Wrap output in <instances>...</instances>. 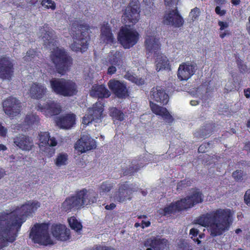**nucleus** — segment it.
I'll use <instances>...</instances> for the list:
<instances>
[{"label":"nucleus","instance_id":"nucleus-1","mask_svg":"<svg viewBox=\"0 0 250 250\" xmlns=\"http://www.w3.org/2000/svg\"><path fill=\"white\" fill-rule=\"evenodd\" d=\"M36 201L27 202L21 207L7 214L5 220L0 219V249L12 243L16 239L17 232L25 220V217L40 208Z\"/></svg>","mask_w":250,"mask_h":250},{"label":"nucleus","instance_id":"nucleus-2","mask_svg":"<svg viewBox=\"0 0 250 250\" xmlns=\"http://www.w3.org/2000/svg\"><path fill=\"white\" fill-rule=\"evenodd\" d=\"M232 215L230 209L219 208L200 216L195 220V223L208 227L210 235L216 237L229 230Z\"/></svg>","mask_w":250,"mask_h":250},{"label":"nucleus","instance_id":"nucleus-3","mask_svg":"<svg viewBox=\"0 0 250 250\" xmlns=\"http://www.w3.org/2000/svg\"><path fill=\"white\" fill-rule=\"evenodd\" d=\"M52 31L47 25L40 29L39 37L44 44L52 49L50 58L55 65L58 73L62 75L68 71L72 64L71 59L67 56L64 49L56 46V41L52 37Z\"/></svg>","mask_w":250,"mask_h":250},{"label":"nucleus","instance_id":"nucleus-4","mask_svg":"<svg viewBox=\"0 0 250 250\" xmlns=\"http://www.w3.org/2000/svg\"><path fill=\"white\" fill-rule=\"evenodd\" d=\"M203 201V196L198 191H194L192 194L187 196L184 199L171 203L166 207L164 210V214L170 213L176 210L187 209L193 207L195 205Z\"/></svg>","mask_w":250,"mask_h":250},{"label":"nucleus","instance_id":"nucleus-5","mask_svg":"<svg viewBox=\"0 0 250 250\" xmlns=\"http://www.w3.org/2000/svg\"><path fill=\"white\" fill-rule=\"evenodd\" d=\"M49 82L52 91L57 94L63 96H72L77 93V85L71 80L52 78Z\"/></svg>","mask_w":250,"mask_h":250},{"label":"nucleus","instance_id":"nucleus-6","mask_svg":"<svg viewBox=\"0 0 250 250\" xmlns=\"http://www.w3.org/2000/svg\"><path fill=\"white\" fill-rule=\"evenodd\" d=\"M47 224H36L31 229L30 237L36 243L47 246L53 244V240L49 234Z\"/></svg>","mask_w":250,"mask_h":250},{"label":"nucleus","instance_id":"nucleus-7","mask_svg":"<svg viewBox=\"0 0 250 250\" xmlns=\"http://www.w3.org/2000/svg\"><path fill=\"white\" fill-rule=\"evenodd\" d=\"M89 27L87 24L80 25L78 30L72 33L73 42L70 47L73 51L83 52L87 48V41L85 35Z\"/></svg>","mask_w":250,"mask_h":250},{"label":"nucleus","instance_id":"nucleus-8","mask_svg":"<svg viewBox=\"0 0 250 250\" xmlns=\"http://www.w3.org/2000/svg\"><path fill=\"white\" fill-rule=\"evenodd\" d=\"M139 38V33L134 29L127 26L123 27L118 34V39L125 48L134 45Z\"/></svg>","mask_w":250,"mask_h":250},{"label":"nucleus","instance_id":"nucleus-9","mask_svg":"<svg viewBox=\"0 0 250 250\" xmlns=\"http://www.w3.org/2000/svg\"><path fill=\"white\" fill-rule=\"evenodd\" d=\"M137 189L136 185L129 184L125 182L120 185L118 191L116 192L113 198L119 202H124L127 200L131 199V194L133 192L136 191Z\"/></svg>","mask_w":250,"mask_h":250},{"label":"nucleus","instance_id":"nucleus-10","mask_svg":"<svg viewBox=\"0 0 250 250\" xmlns=\"http://www.w3.org/2000/svg\"><path fill=\"white\" fill-rule=\"evenodd\" d=\"M103 111V105L100 103H96L91 108H89L87 113L83 118L82 124L87 125L92 121L98 122L101 121Z\"/></svg>","mask_w":250,"mask_h":250},{"label":"nucleus","instance_id":"nucleus-11","mask_svg":"<svg viewBox=\"0 0 250 250\" xmlns=\"http://www.w3.org/2000/svg\"><path fill=\"white\" fill-rule=\"evenodd\" d=\"M21 107V103L16 98L9 97L3 103V108L5 113L10 117L19 115Z\"/></svg>","mask_w":250,"mask_h":250},{"label":"nucleus","instance_id":"nucleus-12","mask_svg":"<svg viewBox=\"0 0 250 250\" xmlns=\"http://www.w3.org/2000/svg\"><path fill=\"white\" fill-rule=\"evenodd\" d=\"M138 2V0H134L133 4L125 9L122 19L125 23L134 24L139 21L140 14Z\"/></svg>","mask_w":250,"mask_h":250},{"label":"nucleus","instance_id":"nucleus-13","mask_svg":"<svg viewBox=\"0 0 250 250\" xmlns=\"http://www.w3.org/2000/svg\"><path fill=\"white\" fill-rule=\"evenodd\" d=\"M13 63L9 57L0 58V78L10 81L14 74Z\"/></svg>","mask_w":250,"mask_h":250},{"label":"nucleus","instance_id":"nucleus-14","mask_svg":"<svg viewBox=\"0 0 250 250\" xmlns=\"http://www.w3.org/2000/svg\"><path fill=\"white\" fill-rule=\"evenodd\" d=\"M76 195L81 207L95 203L98 199V194L92 189H83Z\"/></svg>","mask_w":250,"mask_h":250},{"label":"nucleus","instance_id":"nucleus-15","mask_svg":"<svg viewBox=\"0 0 250 250\" xmlns=\"http://www.w3.org/2000/svg\"><path fill=\"white\" fill-rule=\"evenodd\" d=\"M36 108L47 117L57 115L61 111L60 104L52 100H48L43 105L38 104Z\"/></svg>","mask_w":250,"mask_h":250},{"label":"nucleus","instance_id":"nucleus-16","mask_svg":"<svg viewBox=\"0 0 250 250\" xmlns=\"http://www.w3.org/2000/svg\"><path fill=\"white\" fill-rule=\"evenodd\" d=\"M108 86L118 98H125L129 95L126 84L122 81L115 79L110 80L108 82Z\"/></svg>","mask_w":250,"mask_h":250},{"label":"nucleus","instance_id":"nucleus-17","mask_svg":"<svg viewBox=\"0 0 250 250\" xmlns=\"http://www.w3.org/2000/svg\"><path fill=\"white\" fill-rule=\"evenodd\" d=\"M96 141L88 135H83L75 144V148L81 153L96 148Z\"/></svg>","mask_w":250,"mask_h":250},{"label":"nucleus","instance_id":"nucleus-18","mask_svg":"<svg viewBox=\"0 0 250 250\" xmlns=\"http://www.w3.org/2000/svg\"><path fill=\"white\" fill-rule=\"evenodd\" d=\"M163 21L166 24L178 27L182 26L184 23L183 18L175 10L166 11Z\"/></svg>","mask_w":250,"mask_h":250},{"label":"nucleus","instance_id":"nucleus-19","mask_svg":"<svg viewBox=\"0 0 250 250\" xmlns=\"http://www.w3.org/2000/svg\"><path fill=\"white\" fill-rule=\"evenodd\" d=\"M76 115L70 113L56 117L55 122L60 128L69 129L76 124Z\"/></svg>","mask_w":250,"mask_h":250},{"label":"nucleus","instance_id":"nucleus-20","mask_svg":"<svg viewBox=\"0 0 250 250\" xmlns=\"http://www.w3.org/2000/svg\"><path fill=\"white\" fill-rule=\"evenodd\" d=\"M39 147L42 151L48 152L50 146H55L57 145V142L54 137H50L47 132H41L39 135Z\"/></svg>","mask_w":250,"mask_h":250},{"label":"nucleus","instance_id":"nucleus-21","mask_svg":"<svg viewBox=\"0 0 250 250\" xmlns=\"http://www.w3.org/2000/svg\"><path fill=\"white\" fill-rule=\"evenodd\" d=\"M145 46L147 53L156 55L159 54L160 43L154 35L147 34L145 40Z\"/></svg>","mask_w":250,"mask_h":250},{"label":"nucleus","instance_id":"nucleus-22","mask_svg":"<svg viewBox=\"0 0 250 250\" xmlns=\"http://www.w3.org/2000/svg\"><path fill=\"white\" fill-rule=\"evenodd\" d=\"M196 70V66L189 63H183L178 69V77L181 80H187L192 76Z\"/></svg>","mask_w":250,"mask_h":250},{"label":"nucleus","instance_id":"nucleus-23","mask_svg":"<svg viewBox=\"0 0 250 250\" xmlns=\"http://www.w3.org/2000/svg\"><path fill=\"white\" fill-rule=\"evenodd\" d=\"M48 92L45 86L40 83H33L30 84L28 93L34 99H40L45 96Z\"/></svg>","mask_w":250,"mask_h":250},{"label":"nucleus","instance_id":"nucleus-24","mask_svg":"<svg viewBox=\"0 0 250 250\" xmlns=\"http://www.w3.org/2000/svg\"><path fill=\"white\" fill-rule=\"evenodd\" d=\"M53 237L61 241H65L69 238V230L64 225H54L51 228Z\"/></svg>","mask_w":250,"mask_h":250},{"label":"nucleus","instance_id":"nucleus-25","mask_svg":"<svg viewBox=\"0 0 250 250\" xmlns=\"http://www.w3.org/2000/svg\"><path fill=\"white\" fill-rule=\"evenodd\" d=\"M150 106L152 111L156 115L161 116L166 122H172V117L166 108L160 106L152 102L150 103Z\"/></svg>","mask_w":250,"mask_h":250},{"label":"nucleus","instance_id":"nucleus-26","mask_svg":"<svg viewBox=\"0 0 250 250\" xmlns=\"http://www.w3.org/2000/svg\"><path fill=\"white\" fill-rule=\"evenodd\" d=\"M150 96L155 101L163 104H167L168 101V95L160 87L153 88L151 91Z\"/></svg>","mask_w":250,"mask_h":250},{"label":"nucleus","instance_id":"nucleus-27","mask_svg":"<svg viewBox=\"0 0 250 250\" xmlns=\"http://www.w3.org/2000/svg\"><path fill=\"white\" fill-rule=\"evenodd\" d=\"M14 144L23 150L29 151L33 146L32 140L29 137L21 135L14 139Z\"/></svg>","mask_w":250,"mask_h":250},{"label":"nucleus","instance_id":"nucleus-28","mask_svg":"<svg viewBox=\"0 0 250 250\" xmlns=\"http://www.w3.org/2000/svg\"><path fill=\"white\" fill-rule=\"evenodd\" d=\"M90 95L96 98H107L110 96V92L104 85L94 84L90 91Z\"/></svg>","mask_w":250,"mask_h":250},{"label":"nucleus","instance_id":"nucleus-29","mask_svg":"<svg viewBox=\"0 0 250 250\" xmlns=\"http://www.w3.org/2000/svg\"><path fill=\"white\" fill-rule=\"evenodd\" d=\"M101 41L107 44L113 43L115 39L113 37L109 25L108 23L104 24L101 27Z\"/></svg>","mask_w":250,"mask_h":250},{"label":"nucleus","instance_id":"nucleus-30","mask_svg":"<svg viewBox=\"0 0 250 250\" xmlns=\"http://www.w3.org/2000/svg\"><path fill=\"white\" fill-rule=\"evenodd\" d=\"M154 250H169V244L167 240L159 238H153L147 241Z\"/></svg>","mask_w":250,"mask_h":250},{"label":"nucleus","instance_id":"nucleus-31","mask_svg":"<svg viewBox=\"0 0 250 250\" xmlns=\"http://www.w3.org/2000/svg\"><path fill=\"white\" fill-rule=\"evenodd\" d=\"M156 56V69L159 71L164 69H170L169 62L167 57L162 54H158Z\"/></svg>","mask_w":250,"mask_h":250},{"label":"nucleus","instance_id":"nucleus-32","mask_svg":"<svg viewBox=\"0 0 250 250\" xmlns=\"http://www.w3.org/2000/svg\"><path fill=\"white\" fill-rule=\"evenodd\" d=\"M107 62L109 65H114L120 68L124 63L123 53L120 51L111 52Z\"/></svg>","mask_w":250,"mask_h":250},{"label":"nucleus","instance_id":"nucleus-33","mask_svg":"<svg viewBox=\"0 0 250 250\" xmlns=\"http://www.w3.org/2000/svg\"><path fill=\"white\" fill-rule=\"evenodd\" d=\"M62 210L67 211L72 208H81L77 195L67 198L62 204Z\"/></svg>","mask_w":250,"mask_h":250},{"label":"nucleus","instance_id":"nucleus-34","mask_svg":"<svg viewBox=\"0 0 250 250\" xmlns=\"http://www.w3.org/2000/svg\"><path fill=\"white\" fill-rule=\"evenodd\" d=\"M55 166L58 167H62L66 166L68 163L67 154L61 152L58 153L54 160Z\"/></svg>","mask_w":250,"mask_h":250},{"label":"nucleus","instance_id":"nucleus-35","mask_svg":"<svg viewBox=\"0 0 250 250\" xmlns=\"http://www.w3.org/2000/svg\"><path fill=\"white\" fill-rule=\"evenodd\" d=\"M143 12L145 15H148L155 10L153 0H143Z\"/></svg>","mask_w":250,"mask_h":250},{"label":"nucleus","instance_id":"nucleus-36","mask_svg":"<svg viewBox=\"0 0 250 250\" xmlns=\"http://www.w3.org/2000/svg\"><path fill=\"white\" fill-rule=\"evenodd\" d=\"M113 185L112 183L108 182H103L99 187V194L101 196L105 197L107 193L112 188Z\"/></svg>","mask_w":250,"mask_h":250},{"label":"nucleus","instance_id":"nucleus-37","mask_svg":"<svg viewBox=\"0 0 250 250\" xmlns=\"http://www.w3.org/2000/svg\"><path fill=\"white\" fill-rule=\"evenodd\" d=\"M68 222L71 228L76 231L78 232L81 230L82 225L81 223L75 217L72 216L68 219Z\"/></svg>","mask_w":250,"mask_h":250},{"label":"nucleus","instance_id":"nucleus-38","mask_svg":"<svg viewBox=\"0 0 250 250\" xmlns=\"http://www.w3.org/2000/svg\"><path fill=\"white\" fill-rule=\"evenodd\" d=\"M110 115L114 119L123 121L124 119V114L120 110L116 108H112L110 110Z\"/></svg>","mask_w":250,"mask_h":250},{"label":"nucleus","instance_id":"nucleus-39","mask_svg":"<svg viewBox=\"0 0 250 250\" xmlns=\"http://www.w3.org/2000/svg\"><path fill=\"white\" fill-rule=\"evenodd\" d=\"M125 78L134 83L137 84V85H142L144 83L145 80L142 78H138L135 77L134 76L129 74L127 73L125 75Z\"/></svg>","mask_w":250,"mask_h":250},{"label":"nucleus","instance_id":"nucleus-40","mask_svg":"<svg viewBox=\"0 0 250 250\" xmlns=\"http://www.w3.org/2000/svg\"><path fill=\"white\" fill-rule=\"evenodd\" d=\"M200 10L199 8L197 7H195L192 9L189 13V17L190 18L191 21L194 22V21L198 20L200 15Z\"/></svg>","mask_w":250,"mask_h":250},{"label":"nucleus","instance_id":"nucleus-41","mask_svg":"<svg viewBox=\"0 0 250 250\" xmlns=\"http://www.w3.org/2000/svg\"><path fill=\"white\" fill-rule=\"evenodd\" d=\"M41 4L45 8L53 10L56 8L55 3L52 0H43Z\"/></svg>","mask_w":250,"mask_h":250},{"label":"nucleus","instance_id":"nucleus-42","mask_svg":"<svg viewBox=\"0 0 250 250\" xmlns=\"http://www.w3.org/2000/svg\"><path fill=\"white\" fill-rule=\"evenodd\" d=\"M39 117L35 114L27 115L25 118V122L28 124H33L38 121Z\"/></svg>","mask_w":250,"mask_h":250},{"label":"nucleus","instance_id":"nucleus-43","mask_svg":"<svg viewBox=\"0 0 250 250\" xmlns=\"http://www.w3.org/2000/svg\"><path fill=\"white\" fill-rule=\"evenodd\" d=\"M232 176L237 181L241 180L243 177V172L241 170H236L233 172Z\"/></svg>","mask_w":250,"mask_h":250},{"label":"nucleus","instance_id":"nucleus-44","mask_svg":"<svg viewBox=\"0 0 250 250\" xmlns=\"http://www.w3.org/2000/svg\"><path fill=\"white\" fill-rule=\"evenodd\" d=\"M35 54V52L33 50H30L26 53V56L24 57L25 61L31 60V58H33V56Z\"/></svg>","mask_w":250,"mask_h":250},{"label":"nucleus","instance_id":"nucleus-45","mask_svg":"<svg viewBox=\"0 0 250 250\" xmlns=\"http://www.w3.org/2000/svg\"><path fill=\"white\" fill-rule=\"evenodd\" d=\"M215 11V13L220 16H224L226 13V11L219 6L216 7Z\"/></svg>","mask_w":250,"mask_h":250},{"label":"nucleus","instance_id":"nucleus-46","mask_svg":"<svg viewBox=\"0 0 250 250\" xmlns=\"http://www.w3.org/2000/svg\"><path fill=\"white\" fill-rule=\"evenodd\" d=\"M245 203L248 206H250V189L246 191L244 195Z\"/></svg>","mask_w":250,"mask_h":250},{"label":"nucleus","instance_id":"nucleus-47","mask_svg":"<svg viewBox=\"0 0 250 250\" xmlns=\"http://www.w3.org/2000/svg\"><path fill=\"white\" fill-rule=\"evenodd\" d=\"M117 66L114 65H111L107 70V73L109 75H112L114 74L117 70Z\"/></svg>","mask_w":250,"mask_h":250},{"label":"nucleus","instance_id":"nucleus-48","mask_svg":"<svg viewBox=\"0 0 250 250\" xmlns=\"http://www.w3.org/2000/svg\"><path fill=\"white\" fill-rule=\"evenodd\" d=\"M218 24L220 27V29L221 30H224L225 29L227 28L229 26L228 23L227 22L219 21L218 22Z\"/></svg>","mask_w":250,"mask_h":250},{"label":"nucleus","instance_id":"nucleus-49","mask_svg":"<svg viewBox=\"0 0 250 250\" xmlns=\"http://www.w3.org/2000/svg\"><path fill=\"white\" fill-rule=\"evenodd\" d=\"M7 133V129L0 124V136H5Z\"/></svg>","mask_w":250,"mask_h":250},{"label":"nucleus","instance_id":"nucleus-50","mask_svg":"<svg viewBox=\"0 0 250 250\" xmlns=\"http://www.w3.org/2000/svg\"><path fill=\"white\" fill-rule=\"evenodd\" d=\"M94 250H115V249L112 247L99 246L97 247Z\"/></svg>","mask_w":250,"mask_h":250},{"label":"nucleus","instance_id":"nucleus-51","mask_svg":"<svg viewBox=\"0 0 250 250\" xmlns=\"http://www.w3.org/2000/svg\"><path fill=\"white\" fill-rule=\"evenodd\" d=\"M198 233V230L195 228H192L190 230L189 234L193 236H196Z\"/></svg>","mask_w":250,"mask_h":250},{"label":"nucleus","instance_id":"nucleus-52","mask_svg":"<svg viewBox=\"0 0 250 250\" xmlns=\"http://www.w3.org/2000/svg\"><path fill=\"white\" fill-rule=\"evenodd\" d=\"M116 207V205L114 203H111L109 205H106L105 208L107 210H111L114 209Z\"/></svg>","mask_w":250,"mask_h":250},{"label":"nucleus","instance_id":"nucleus-53","mask_svg":"<svg viewBox=\"0 0 250 250\" xmlns=\"http://www.w3.org/2000/svg\"><path fill=\"white\" fill-rule=\"evenodd\" d=\"M150 225V223L149 221H142V227L143 228H144L145 227H147L148 226H149V225Z\"/></svg>","mask_w":250,"mask_h":250},{"label":"nucleus","instance_id":"nucleus-54","mask_svg":"<svg viewBox=\"0 0 250 250\" xmlns=\"http://www.w3.org/2000/svg\"><path fill=\"white\" fill-rule=\"evenodd\" d=\"M206 146V144H203L201 145L199 148H198V151L200 152H205V150L204 149V148H205Z\"/></svg>","mask_w":250,"mask_h":250},{"label":"nucleus","instance_id":"nucleus-55","mask_svg":"<svg viewBox=\"0 0 250 250\" xmlns=\"http://www.w3.org/2000/svg\"><path fill=\"white\" fill-rule=\"evenodd\" d=\"M245 96L247 98L250 97V88H248L244 90Z\"/></svg>","mask_w":250,"mask_h":250},{"label":"nucleus","instance_id":"nucleus-56","mask_svg":"<svg viewBox=\"0 0 250 250\" xmlns=\"http://www.w3.org/2000/svg\"><path fill=\"white\" fill-rule=\"evenodd\" d=\"M247 29L249 34L250 35V16L249 17V22L247 24Z\"/></svg>","mask_w":250,"mask_h":250},{"label":"nucleus","instance_id":"nucleus-57","mask_svg":"<svg viewBox=\"0 0 250 250\" xmlns=\"http://www.w3.org/2000/svg\"><path fill=\"white\" fill-rule=\"evenodd\" d=\"M5 174L4 170L0 167V179L3 177Z\"/></svg>","mask_w":250,"mask_h":250},{"label":"nucleus","instance_id":"nucleus-58","mask_svg":"<svg viewBox=\"0 0 250 250\" xmlns=\"http://www.w3.org/2000/svg\"><path fill=\"white\" fill-rule=\"evenodd\" d=\"M7 149L6 146L2 144H0V151H4Z\"/></svg>","mask_w":250,"mask_h":250},{"label":"nucleus","instance_id":"nucleus-59","mask_svg":"<svg viewBox=\"0 0 250 250\" xmlns=\"http://www.w3.org/2000/svg\"><path fill=\"white\" fill-rule=\"evenodd\" d=\"M245 148L246 150L248 151H250V142L248 143L247 145H246Z\"/></svg>","mask_w":250,"mask_h":250},{"label":"nucleus","instance_id":"nucleus-60","mask_svg":"<svg viewBox=\"0 0 250 250\" xmlns=\"http://www.w3.org/2000/svg\"><path fill=\"white\" fill-rule=\"evenodd\" d=\"M231 2L234 5H237L240 3V0H232Z\"/></svg>","mask_w":250,"mask_h":250},{"label":"nucleus","instance_id":"nucleus-61","mask_svg":"<svg viewBox=\"0 0 250 250\" xmlns=\"http://www.w3.org/2000/svg\"><path fill=\"white\" fill-rule=\"evenodd\" d=\"M190 104L192 105H196L198 104V103L197 102L195 101H190Z\"/></svg>","mask_w":250,"mask_h":250},{"label":"nucleus","instance_id":"nucleus-62","mask_svg":"<svg viewBox=\"0 0 250 250\" xmlns=\"http://www.w3.org/2000/svg\"><path fill=\"white\" fill-rule=\"evenodd\" d=\"M165 1L167 5H169L173 1V0H165Z\"/></svg>","mask_w":250,"mask_h":250},{"label":"nucleus","instance_id":"nucleus-63","mask_svg":"<svg viewBox=\"0 0 250 250\" xmlns=\"http://www.w3.org/2000/svg\"><path fill=\"white\" fill-rule=\"evenodd\" d=\"M235 232L236 234H239L240 232H242V230L240 229H237L235 230Z\"/></svg>","mask_w":250,"mask_h":250},{"label":"nucleus","instance_id":"nucleus-64","mask_svg":"<svg viewBox=\"0 0 250 250\" xmlns=\"http://www.w3.org/2000/svg\"><path fill=\"white\" fill-rule=\"evenodd\" d=\"M37 1V0H31L30 2L32 4H35Z\"/></svg>","mask_w":250,"mask_h":250}]
</instances>
